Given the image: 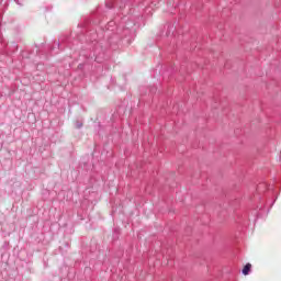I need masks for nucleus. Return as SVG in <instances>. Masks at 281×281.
<instances>
[{"mask_svg": "<svg viewBox=\"0 0 281 281\" xmlns=\"http://www.w3.org/2000/svg\"><path fill=\"white\" fill-rule=\"evenodd\" d=\"M249 271H251V263H247L243 269L244 276H249Z\"/></svg>", "mask_w": 281, "mask_h": 281, "instance_id": "f257e3e1", "label": "nucleus"}]
</instances>
